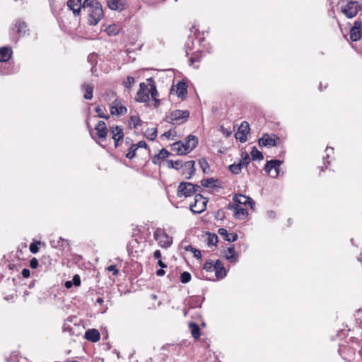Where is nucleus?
I'll use <instances>...</instances> for the list:
<instances>
[{"mask_svg": "<svg viewBox=\"0 0 362 362\" xmlns=\"http://www.w3.org/2000/svg\"><path fill=\"white\" fill-rule=\"evenodd\" d=\"M67 6L74 16H78L81 11L88 16V23L95 25L103 16L101 4L96 0H69Z\"/></svg>", "mask_w": 362, "mask_h": 362, "instance_id": "nucleus-1", "label": "nucleus"}, {"mask_svg": "<svg viewBox=\"0 0 362 362\" xmlns=\"http://www.w3.org/2000/svg\"><path fill=\"white\" fill-rule=\"evenodd\" d=\"M201 190L202 187L198 185L182 182L177 187V196L180 198H187L193 194H198L197 192H200Z\"/></svg>", "mask_w": 362, "mask_h": 362, "instance_id": "nucleus-2", "label": "nucleus"}, {"mask_svg": "<svg viewBox=\"0 0 362 362\" xmlns=\"http://www.w3.org/2000/svg\"><path fill=\"white\" fill-rule=\"evenodd\" d=\"M341 12L349 18H354L361 9V6L358 1L351 0H340Z\"/></svg>", "mask_w": 362, "mask_h": 362, "instance_id": "nucleus-3", "label": "nucleus"}, {"mask_svg": "<svg viewBox=\"0 0 362 362\" xmlns=\"http://www.w3.org/2000/svg\"><path fill=\"white\" fill-rule=\"evenodd\" d=\"M189 117L188 110H175L170 115L166 116L164 121L171 124H181L186 122Z\"/></svg>", "mask_w": 362, "mask_h": 362, "instance_id": "nucleus-4", "label": "nucleus"}, {"mask_svg": "<svg viewBox=\"0 0 362 362\" xmlns=\"http://www.w3.org/2000/svg\"><path fill=\"white\" fill-rule=\"evenodd\" d=\"M153 237L161 247L168 248L173 243V238L169 236L164 229L160 228L156 229Z\"/></svg>", "mask_w": 362, "mask_h": 362, "instance_id": "nucleus-5", "label": "nucleus"}, {"mask_svg": "<svg viewBox=\"0 0 362 362\" xmlns=\"http://www.w3.org/2000/svg\"><path fill=\"white\" fill-rule=\"evenodd\" d=\"M208 200L200 193L194 195V202L189 205L191 211L194 214H201L205 211Z\"/></svg>", "mask_w": 362, "mask_h": 362, "instance_id": "nucleus-6", "label": "nucleus"}, {"mask_svg": "<svg viewBox=\"0 0 362 362\" xmlns=\"http://www.w3.org/2000/svg\"><path fill=\"white\" fill-rule=\"evenodd\" d=\"M280 141V138L276 134H264L262 137L258 139V144L260 147L262 146H276Z\"/></svg>", "mask_w": 362, "mask_h": 362, "instance_id": "nucleus-7", "label": "nucleus"}, {"mask_svg": "<svg viewBox=\"0 0 362 362\" xmlns=\"http://www.w3.org/2000/svg\"><path fill=\"white\" fill-rule=\"evenodd\" d=\"M250 130L249 123L247 121L242 122L238 131L235 134V139L239 140L241 143L245 142L247 139V135L250 133Z\"/></svg>", "mask_w": 362, "mask_h": 362, "instance_id": "nucleus-8", "label": "nucleus"}, {"mask_svg": "<svg viewBox=\"0 0 362 362\" xmlns=\"http://www.w3.org/2000/svg\"><path fill=\"white\" fill-rule=\"evenodd\" d=\"M149 100L148 85L144 82L139 84V89L136 94V101L139 103H146Z\"/></svg>", "mask_w": 362, "mask_h": 362, "instance_id": "nucleus-9", "label": "nucleus"}, {"mask_svg": "<svg viewBox=\"0 0 362 362\" xmlns=\"http://www.w3.org/2000/svg\"><path fill=\"white\" fill-rule=\"evenodd\" d=\"M195 161L194 160H189L182 163V175H185L186 179H189L195 173Z\"/></svg>", "mask_w": 362, "mask_h": 362, "instance_id": "nucleus-10", "label": "nucleus"}, {"mask_svg": "<svg viewBox=\"0 0 362 362\" xmlns=\"http://www.w3.org/2000/svg\"><path fill=\"white\" fill-rule=\"evenodd\" d=\"M96 134L101 141L106 139L107 135L110 130L107 129L106 123L104 121L100 120L95 127Z\"/></svg>", "mask_w": 362, "mask_h": 362, "instance_id": "nucleus-11", "label": "nucleus"}, {"mask_svg": "<svg viewBox=\"0 0 362 362\" xmlns=\"http://www.w3.org/2000/svg\"><path fill=\"white\" fill-rule=\"evenodd\" d=\"M183 142L184 148L187 151V154L193 151L198 144V138L194 135H189L185 139Z\"/></svg>", "mask_w": 362, "mask_h": 362, "instance_id": "nucleus-12", "label": "nucleus"}, {"mask_svg": "<svg viewBox=\"0 0 362 362\" xmlns=\"http://www.w3.org/2000/svg\"><path fill=\"white\" fill-rule=\"evenodd\" d=\"M204 298H202L200 296H190L188 299L185 300V304L188 306L189 309L195 308H200Z\"/></svg>", "mask_w": 362, "mask_h": 362, "instance_id": "nucleus-13", "label": "nucleus"}, {"mask_svg": "<svg viewBox=\"0 0 362 362\" xmlns=\"http://www.w3.org/2000/svg\"><path fill=\"white\" fill-rule=\"evenodd\" d=\"M233 200L237 204H243L245 206L249 205L251 209H253L255 206V202L251 197L243 195L241 194H235L233 197Z\"/></svg>", "mask_w": 362, "mask_h": 362, "instance_id": "nucleus-14", "label": "nucleus"}, {"mask_svg": "<svg viewBox=\"0 0 362 362\" xmlns=\"http://www.w3.org/2000/svg\"><path fill=\"white\" fill-rule=\"evenodd\" d=\"M107 3L111 10L122 11L127 8L125 0H107Z\"/></svg>", "mask_w": 362, "mask_h": 362, "instance_id": "nucleus-15", "label": "nucleus"}, {"mask_svg": "<svg viewBox=\"0 0 362 362\" xmlns=\"http://www.w3.org/2000/svg\"><path fill=\"white\" fill-rule=\"evenodd\" d=\"M214 271L217 279H222L227 275V272L223 266V264L220 259H217L214 263Z\"/></svg>", "mask_w": 362, "mask_h": 362, "instance_id": "nucleus-16", "label": "nucleus"}, {"mask_svg": "<svg viewBox=\"0 0 362 362\" xmlns=\"http://www.w3.org/2000/svg\"><path fill=\"white\" fill-rule=\"evenodd\" d=\"M85 338L91 342H97L100 339V334L96 329H89L85 332Z\"/></svg>", "mask_w": 362, "mask_h": 362, "instance_id": "nucleus-17", "label": "nucleus"}, {"mask_svg": "<svg viewBox=\"0 0 362 362\" xmlns=\"http://www.w3.org/2000/svg\"><path fill=\"white\" fill-rule=\"evenodd\" d=\"M224 256L226 259L231 263L236 262L238 258V254L235 250L234 245H232L227 248L224 252Z\"/></svg>", "mask_w": 362, "mask_h": 362, "instance_id": "nucleus-18", "label": "nucleus"}, {"mask_svg": "<svg viewBox=\"0 0 362 362\" xmlns=\"http://www.w3.org/2000/svg\"><path fill=\"white\" fill-rule=\"evenodd\" d=\"M218 234L223 237L224 240L229 243H233L237 240L238 235L236 233H230L226 228H221L218 230Z\"/></svg>", "mask_w": 362, "mask_h": 362, "instance_id": "nucleus-19", "label": "nucleus"}, {"mask_svg": "<svg viewBox=\"0 0 362 362\" xmlns=\"http://www.w3.org/2000/svg\"><path fill=\"white\" fill-rule=\"evenodd\" d=\"M50 245L54 248L64 250L66 247L69 246V243L67 240L59 237L56 240H52L50 241Z\"/></svg>", "mask_w": 362, "mask_h": 362, "instance_id": "nucleus-20", "label": "nucleus"}, {"mask_svg": "<svg viewBox=\"0 0 362 362\" xmlns=\"http://www.w3.org/2000/svg\"><path fill=\"white\" fill-rule=\"evenodd\" d=\"M117 101V100L116 99L110 107L111 115H122L126 114L127 112V107L123 105L118 106L116 103Z\"/></svg>", "mask_w": 362, "mask_h": 362, "instance_id": "nucleus-21", "label": "nucleus"}, {"mask_svg": "<svg viewBox=\"0 0 362 362\" xmlns=\"http://www.w3.org/2000/svg\"><path fill=\"white\" fill-rule=\"evenodd\" d=\"M110 132L112 134V139H124V134L123 128L120 126H112L109 128Z\"/></svg>", "mask_w": 362, "mask_h": 362, "instance_id": "nucleus-22", "label": "nucleus"}, {"mask_svg": "<svg viewBox=\"0 0 362 362\" xmlns=\"http://www.w3.org/2000/svg\"><path fill=\"white\" fill-rule=\"evenodd\" d=\"M13 52L11 47H0V62H8Z\"/></svg>", "mask_w": 362, "mask_h": 362, "instance_id": "nucleus-23", "label": "nucleus"}, {"mask_svg": "<svg viewBox=\"0 0 362 362\" xmlns=\"http://www.w3.org/2000/svg\"><path fill=\"white\" fill-rule=\"evenodd\" d=\"M171 149L172 151H175L177 155L182 156L187 154V151L184 148L183 142L181 141L173 143L171 145Z\"/></svg>", "mask_w": 362, "mask_h": 362, "instance_id": "nucleus-24", "label": "nucleus"}, {"mask_svg": "<svg viewBox=\"0 0 362 362\" xmlns=\"http://www.w3.org/2000/svg\"><path fill=\"white\" fill-rule=\"evenodd\" d=\"M187 94V86L184 82H179L177 84V97L183 100Z\"/></svg>", "mask_w": 362, "mask_h": 362, "instance_id": "nucleus-25", "label": "nucleus"}, {"mask_svg": "<svg viewBox=\"0 0 362 362\" xmlns=\"http://www.w3.org/2000/svg\"><path fill=\"white\" fill-rule=\"evenodd\" d=\"M147 85L150 86L148 88V93L151 95L152 99L157 98L158 93L156 88V83L153 78L147 79Z\"/></svg>", "mask_w": 362, "mask_h": 362, "instance_id": "nucleus-26", "label": "nucleus"}, {"mask_svg": "<svg viewBox=\"0 0 362 362\" xmlns=\"http://www.w3.org/2000/svg\"><path fill=\"white\" fill-rule=\"evenodd\" d=\"M15 29L16 30V33L19 34L20 36H23L28 30L27 24L24 21L18 20L15 23Z\"/></svg>", "mask_w": 362, "mask_h": 362, "instance_id": "nucleus-27", "label": "nucleus"}, {"mask_svg": "<svg viewBox=\"0 0 362 362\" xmlns=\"http://www.w3.org/2000/svg\"><path fill=\"white\" fill-rule=\"evenodd\" d=\"M81 88L85 91L83 98L86 100H90L93 98V86L90 84L83 83Z\"/></svg>", "mask_w": 362, "mask_h": 362, "instance_id": "nucleus-28", "label": "nucleus"}, {"mask_svg": "<svg viewBox=\"0 0 362 362\" xmlns=\"http://www.w3.org/2000/svg\"><path fill=\"white\" fill-rule=\"evenodd\" d=\"M97 59H98V55L95 54V53L90 54L88 56V59H87L88 62H89L91 64L90 71L92 72V74L94 76H97V74H95V72H96L95 66L97 64Z\"/></svg>", "mask_w": 362, "mask_h": 362, "instance_id": "nucleus-29", "label": "nucleus"}, {"mask_svg": "<svg viewBox=\"0 0 362 362\" xmlns=\"http://www.w3.org/2000/svg\"><path fill=\"white\" fill-rule=\"evenodd\" d=\"M141 122L142 121L141 120L139 116H131L128 121L129 127L130 129H136L139 126L141 125Z\"/></svg>", "mask_w": 362, "mask_h": 362, "instance_id": "nucleus-30", "label": "nucleus"}, {"mask_svg": "<svg viewBox=\"0 0 362 362\" xmlns=\"http://www.w3.org/2000/svg\"><path fill=\"white\" fill-rule=\"evenodd\" d=\"M248 215V212L246 209L242 208L240 206L237 207L234 213V217L237 219L243 220Z\"/></svg>", "mask_w": 362, "mask_h": 362, "instance_id": "nucleus-31", "label": "nucleus"}, {"mask_svg": "<svg viewBox=\"0 0 362 362\" xmlns=\"http://www.w3.org/2000/svg\"><path fill=\"white\" fill-rule=\"evenodd\" d=\"M189 327L190 328L192 337L195 339H199L201 335L200 328H199V325L197 323L192 322H189Z\"/></svg>", "mask_w": 362, "mask_h": 362, "instance_id": "nucleus-32", "label": "nucleus"}, {"mask_svg": "<svg viewBox=\"0 0 362 362\" xmlns=\"http://www.w3.org/2000/svg\"><path fill=\"white\" fill-rule=\"evenodd\" d=\"M250 155L252 160H262L264 158L263 153L255 146L251 148Z\"/></svg>", "mask_w": 362, "mask_h": 362, "instance_id": "nucleus-33", "label": "nucleus"}, {"mask_svg": "<svg viewBox=\"0 0 362 362\" xmlns=\"http://www.w3.org/2000/svg\"><path fill=\"white\" fill-rule=\"evenodd\" d=\"M105 32L109 36H115L119 33V28L116 24H112L105 29Z\"/></svg>", "mask_w": 362, "mask_h": 362, "instance_id": "nucleus-34", "label": "nucleus"}, {"mask_svg": "<svg viewBox=\"0 0 362 362\" xmlns=\"http://www.w3.org/2000/svg\"><path fill=\"white\" fill-rule=\"evenodd\" d=\"M165 162L167 163L168 168L170 169H175L177 170L182 168V165L183 162L182 160H176L173 161V160H166Z\"/></svg>", "mask_w": 362, "mask_h": 362, "instance_id": "nucleus-35", "label": "nucleus"}, {"mask_svg": "<svg viewBox=\"0 0 362 362\" xmlns=\"http://www.w3.org/2000/svg\"><path fill=\"white\" fill-rule=\"evenodd\" d=\"M362 37V30H354L351 28L350 30V39L352 41L356 42L359 40Z\"/></svg>", "mask_w": 362, "mask_h": 362, "instance_id": "nucleus-36", "label": "nucleus"}, {"mask_svg": "<svg viewBox=\"0 0 362 362\" xmlns=\"http://www.w3.org/2000/svg\"><path fill=\"white\" fill-rule=\"evenodd\" d=\"M243 164L241 163H233L228 166V170L235 175H238L241 172Z\"/></svg>", "mask_w": 362, "mask_h": 362, "instance_id": "nucleus-37", "label": "nucleus"}, {"mask_svg": "<svg viewBox=\"0 0 362 362\" xmlns=\"http://www.w3.org/2000/svg\"><path fill=\"white\" fill-rule=\"evenodd\" d=\"M144 136L148 140L153 141L157 136V129L156 128L148 129L146 132L145 133Z\"/></svg>", "mask_w": 362, "mask_h": 362, "instance_id": "nucleus-38", "label": "nucleus"}, {"mask_svg": "<svg viewBox=\"0 0 362 362\" xmlns=\"http://www.w3.org/2000/svg\"><path fill=\"white\" fill-rule=\"evenodd\" d=\"M218 243V236L215 233H208L207 244L209 246L216 245Z\"/></svg>", "mask_w": 362, "mask_h": 362, "instance_id": "nucleus-39", "label": "nucleus"}, {"mask_svg": "<svg viewBox=\"0 0 362 362\" xmlns=\"http://www.w3.org/2000/svg\"><path fill=\"white\" fill-rule=\"evenodd\" d=\"M250 158L249 154L247 152H242L241 153V159L239 160V163L243 164V167H247L250 163Z\"/></svg>", "mask_w": 362, "mask_h": 362, "instance_id": "nucleus-40", "label": "nucleus"}, {"mask_svg": "<svg viewBox=\"0 0 362 362\" xmlns=\"http://www.w3.org/2000/svg\"><path fill=\"white\" fill-rule=\"evenodd\" d=\"M269 163H271L272 169L274 168L276 172V176H278L279 174V167L282 164V161L278 159L270 160Z\"/></svg>", "mask_w": 362, "mask_h": 362, "instance_id": "nucleus-41", "label": "nucleus"}, {"mask_svg": "<svg viewBox=\"0 0 362 362\" xmlns=\"http://www.w3.org/2000/svg\"><path fill=\"white\" fill-rule=\"evenodd\" d=\"M136 151H137V148H136L135 144H132L129 149V152L126 154V158L129 160L133 159L136 156Z\"/></svg>", "mask_w": 362, "mask_h": 362, "instance_id": "nucleus-42", "label": "nucleus"}, {"mask_svg": "<svg viewBox=\"0 0 362 362\" xmlns=\"http://www.w3.org/2000/svg\"><path fill=\"white\" fill-rule=\"evenodd\" d=\"M192 279V276L189 272H183L180 274V281L182 284H187Z\"/></svg>", "mask_w": 362, "mask_h": 362, "instance_id": "nucleus-43", "label": "nucleus"}, {"mask_svg": "<svg viewBox=\"0 0 362 362\" xmlns=\"http://www.w3.org/2000/svg\"><path fill=\"white\" fill-rule=\"evenodd\" d=\"M326 156H323L324 164L325 165V168H327V165H329L330 162L328 160L330 153H333L334 148L331 147H327L326 150Z\"/></svg>", "mask_w": 362, "mask_h": 362, "instance_id": "nucleus-44", "label": "nucleus"}, {"mask_svg": "<svg viewBox=\"0 0 362 362\" xmlns=\"http://www.w3.org/2000/svg\"><path fill=\"white\" fill-rule=\"evenodd\" d=\"M40 244V241L33 240V242L30 245V251L33 254H36L39 251L38 245Z\"/></svg>", "mask_w": 362, "mask_h": 362, "instance_id": "nucleus-45", "label": "nucleus"}, {"mask_svg": "<svg viewBox=\"0 0 362 362\" xmlns=\"http://www.w3.org/2000/svg\"><path fill=\"white\" fill-rule=\"evenodd\" d=\"M95 111L98 113V115L96 116L98 117L105 119H108L110 118V116L107 115H105L100 106L95 107Z\"/></svg>", "mask_w": 362, "mask_h": 362, "instance_id": "nucleus-46", "label": "nucleus"}, {"mask_svg": "<svg viewBox=\"0 0 362 362\" xmlns=\"http://www.w3.org/2000/svg\"><path fill=\"white\" fill-rule=\"evenodd\" d=\"M190 31L194 33V38L198 39L200 43L204 40V37H201L200 32L194 26L191 28Z\"/></svg>", "mask_w": 362, "mask_h": 362, "instance_id": "nucleus-47", "label": "nucleus"}, {"mask_svg": "<svg viewBox=\"0 0 362 362\" xmlns=\"http://www.w3.org/2000/svg\"><path fill=\"white\" fill-rule=\"evenodd\" d=\"M217 182V180H215L214 178H207V179H203L202 181H201V184L203 187H209L211 185Z\"/></svg>", "mask_w": 362, "mask_h": 362, "instance_id": "nucleus-48", "label": "nucleus"}, {"mask_svg": "<svg viewBox=\"0 0 362 362\" xmlns=\"http://www.w3.org/2000/svg\"><path fill=\"white\" fill-rule=\"evenodd\" d=\"M199 165L204 173H206V169L209 168V163L205 158L200 159L199 160Z\"/></svg>", "mask_w": 362, "mask_h": 362, "instance_id": "nucleus-49", "label": "nucleus"}, {"mask_svg": "<svg viewBox=\"0 0 362 362\" xmlns=\"http://www.w3.org/2000/svg\"><path fill=\"white\" fill-rule=\"evenodd\" d=\"M203 269L206 272L214 271V264L211 260H207L203 267Z\"/></svg>", "mask_w": 362, "mask_h": 362, "instance_id": "nucleus-50", "label": "nucleus"}, {"mask_svg": "<svg viewBox=\"0 0 362 362\" xmlns=\"http://www.w3.org/2000/svg\"><path fill=\"white\" fill-rule=\"evenodd\" d=\"M135 82L134 78L132 76H127V79L123 82L124 86L127 88H130Z\"/></svg>", "mask_w": 362, "mask_h": 362, "instance_id": "nucleus-51", "label": "nucleus"}, {"mask_svg": "<svg viewBox=\"0 0 362 362\" xmlns=\"http://www.w3.org/2000/svg\"><path fill=\"white\" fill-rule=\"evenodd\" d=\"M158 155L159 156V157L160 158L161 160H163L165 159V158L168 157L169 156L171 155V153L167 151L165 148H162L159 153H158Z\"/></svg>", "mask_w": 362, "mask_h": 362, "instance_id": "nucleus-52", "label": "nucleus"}, {"mask_svg": "<svg viewBox=\"0 0 362 362\" xmlns=\"http://www.w3.org/2000/svg\"><path fill=\"white\" fill-rule=\"evenodd\" d=\"M193 44H194V37H192L191 35H189L188 37V39H187V40L186 42V44H185V46L187 47V49H192Z\"/></svg>", "mask_w": 362, "mask_h": 362, "instance_id": "nucleus-53", "label": "nucleus"}, {"mask_svg": "<svg viewBox=\"0 0 362 362\" xmlns=\"http://www.w3.org/2000/svg\"><path fill=\"white\" fill-rule=\"evenodd\" d=\"M72 282H73V284L75 285L76 286H80L81 278H80L79 275H78V274L74 275L73 276Z\"/></svg>", "mask_w": 362, "mask_h": 362, "instance_id": "nucleus-54", "label": "nucleus"}, {"mask_svg": "<svg viewBox=\"0 0 362 362\" xmlns=\"http://www.w3.org/2000/svg\"><path fill=\"white\" fill-rule=\"evenodd\" d=\"M30 267L32 269H36L38 267V260L35 257H33L30 260Z\"/></svg>", "mask_w": 362, "mask_h": 362, "instance_id": "nucleus-55", "label": "nucleus"}, {"mask_svg": "<svg viewBox=\"0 0 362 362\" xmlns=\"http://www.w3.org/2000/svg\"><path fill=\"white\" fill-rule=\"evenodd\" d=\"M352 29H354V30H362V23L361 21H356L354 23V25L353 27L351 28Z\"/></svg>", "mask_w": 362, "mask_h": 362, "instance_id": "nucleus-56", "label": "nucleus"}, {"mask_svg": "<svg viewBox=\"0 0 362 362\" xmlns=\"http://www.w3.org/2000/svg\"><path fill=\"white\" fill-rule=\"evenodd\" d=\"M107 270L109 272H112V274L115 275V276L117 275L118 274V272H119V270L117 269L116 265H115V264L110 265L107 267Z\"/></svg>", "mask_w": 362, "mask_h": 362, "instance_id": "nucleus-57", "label": "nucleus"}, {"mask_svg": "<svg viewBox=\"0 0 362 362\" xmlns=\"http://www.w3.org/2000/svg\"><path fill=\"white\" fill-rule=\"evenodd\" d=\"M220 131L227 137L231 134V132L226 129L223 126H221Z\"/></svg>", "mask_w": 362, "mask_h": 362, "instance_id": "nucleus-58", "label": "nucleus"}, {"mask_svg": "<svg viewBox=\"0 0 362 362\" xmlns=\"http://www.w3.org/2000/svg\"><path fill=\"white\" fill-rule=\"evenodd\" d=\"M136 148L138 149L139 148H148V145L146 144V141H140L139 142H138L137 144H135Z\"/></svg>", "mask_w": 362, "mask_h": 362, "instance_id": "nucleus-59", "label": "nucleus"}, {"mask_svg": "<svg viewBox=\"0 0 362 362\" xmlns=\"http://www.w3.org/2000/svg\"><path fill=\"white\" fill-rule=\"evenodd\" d=\"M21 274H22L23 277L28 278L30 275V269L25 268L23 269Z\"/></svg>", "mask_w": 362, "mask_h": 362, "instance_id": "nucleus-60", "label": "nucleus"}, {"mask_svg": "<svg viewBox=\"0 0 362 362\" xmlns=\"http://www.w3.org/2000/svg\"><path fill=\"white\" fill-rule=\"evenodd\" d=\"M192 252L194 254V257H196L197 259L202 258V252L199 250L195 248Z\"/></svg>", "mask_w": 362, "mask_h": 362, "instance_id": "nucleus-61", "label": "nucleus"}, {"mask_svg": "<svg viewBox=\"0 0 362 362\" xmlns=\"http://www.w3.org/2000/svg\"><path fill=\"white\" fill-rule=\"evenodd\" d=\"M272 169V166L271 163H269V160L267 161L265 165H264V170L267 173H269Z\"/></svg>", "mask_w": 362, "mask_h": 362, "instance_id": "nucleus-62", "label": "nucleus"}, {"mask_svg": "<svg viewBox=\"0 0 362 362\" xmlns=\"http://www.w3.org/2000/svg\"><path fill=\"white\" fill-rule=\"evenodd\" d=\"M238 206H239V205H238V204H237L236 202H235V204H233V203H229V204H228L227 209H228L235 210V209H237V207H238Z\"/></svg>", "mask_w": 362, "mask_h": 362, "instance_id": "nucleus-63", "label": "nucleus"}, {"mask_svg": "<svg viewBox=\"0 0 362 362\" xmlns=\"http://www.w3.org/2000/svg\"><path fill=\"white\" fill-rule=\"evenodd\" d=\"M161 160L159 156L157 154L153 158H152V163L155 165L159 164V160Z\"/></svg>", "mask_w": 362, "mask_h": 362, "instance_id": "nucleus-64", "label": "nucleus"}]
</instances>
